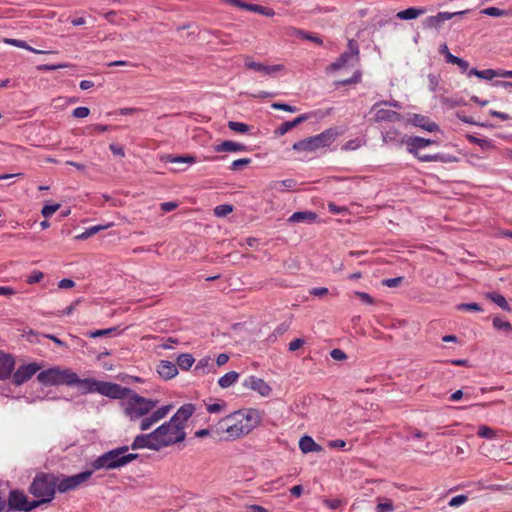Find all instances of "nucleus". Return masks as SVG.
Instances as JSON below:
<instances>
[{"instance_id":"21","label":"nucleus","mask_w":512,"mask_h":512,"mask_svg":"<svg viewBox=\"0 0 512 512\" xmlns=\"http://www.w3.org/2000/svg\"><path fill=\"white\" fill-rule=\"evenodd\" d=\"M157 372L164 380H169L178 374L177 365L171 361L162 360L157 366Z\"/></svg>"},{"instance_id":"7","label":"nucleus","mask_w":512,"mask_h":512,"mask_svg":"<svg viewBox=\"0 0 512 512\" xmlns=\"http://www.w3.org/2000/svg\"><path fill=\"white\" fill-rule=\"evenodd\" d=\"M129 450V446H121L105 452L91 462L93 470H112L121 467L122 454Z\"/></svg>"},{"instance_id":"8","label":"nucleus","mask_w":512,"mask_h":512,"mask_svg":"<svg viewBox=\"0 0 512 512\" xmlns=\"http://www.w3.org/2000/svg\"><path fill=\"white\" fill-rule=\"evenodd\" d=\"M92 474L93 470H86L71 476H57V491L60 493H66L76 490L78 487L88 481Z\"/></svg>"},{"instance_id":"53","label":"nucleus","mask_w":512,"mask_h":512,"mask_svg":"<svg viewBox=\"0 0 512 512\" xmlns=\"http://www.w3.org/2000/svg\"><path fill=\"white\" fill-rule=\"evenodd\" d=\"M226 406L224 401L207 405V411L211 414L220 412Z\"/></svg>"},{"instance_id":"12","label":"nucleus","mask_w":512,"mask_h":512,"mask_svg":"<svg viewBox=\"0 0 512 512\" xmlns=\"http://www.w3.org/2000/svg\"><path fill=\"white\" fill-rule=\"evenodd\" d=\"M142 448H148L155 451H159L161 449L154 431L148 434H139L134 438L131 444V449L138 450Z\"/></svg>"},{"instance_id":"44","label":"nucleus","mask_w":512,"mask_h":512,"mask_svg":"<svg viewBox=\"0 0 512 512\" xmlns=\"http://www.w3.org/2000/svg\"><path fill=\"white\" fill-rule=\"evenodd\" d=\"M69 64L62 63V64H41L37 66L38 71H54L62 68L68 67Z\"/></svg>"},{"instance_id":"55","label":"nucleus","mask_w":512,"mask_h":512,"mask_svg":"<svg viewBox=\"0 0 512 512\" xmlns=\"http://www.w3.org/2000/svg\"><path fill=\"white\" fill-rule=\"evenodd\" d=\"M305 344V340L302 338H296L289 343V351L294 352L300 349Z\"/></svg>"},{"instance_id":"27","label":"nucleus","mask_w":512,"mask_h":512,"mask_svg":"<svg viewBox=\"0 0 512 512\" xmlns=\"http://www.w3.org/2000/svg\"><path fill=\"white\" fill-rule=\"evenodd\" d=\"M299 448L303 453L309 452H318L321 451L322 448L318 445L310 436H303L299 441Z\"/></svg>"},{"instance_id":"19","label":"nucleus","mask_w":512,"mask_h":512,"mask_svg":"<svg viewBox=\"0 0 512 512\" xmlns=\"http://www.w3.org/2000/svg\"><path fill=\"white\" fill-rule=\"evenodd\" d=\"M410 121L414 126L428 132H436L439 130V126L434 121H431L429 117L421 114H414Z\"/></svg>"},{"instance_id":"46","label":"nucleus","mask_w":512,"mask_h":512,"mask_svg":"<svg viewBox=\"0 0 512 512\" xmlns=\"http://www.w3.org/2000/svg\"><path fill=\"white\" fill-rule=\"evenodd\" d=\"M60 208V204H51V205H45L42 210L41 214L45 217H51L58 209Z\"/></svg>"},{"instance_id":"43","label":"nucleus","mask_w":512,"mask_h":512,"mask_svg":"<svg viewBox=\"0 0 512 512\" xmlns=\"http://www.w3.org/2000/svg\"><path fill=\"white\" fill-rule=\"evenodd\" d=\"M250 163H251L250 158L237 159L232 162V164L230 165V169L232 171H238V170L242 169L243 167L248 166Z\"/></svg>"},{"instance_id":"28","label":"nucleus","mask_w":512,"mask_h":512,"mask_svg":"<svg viewBox=\"0 0 512 512\" xmlns=\"http://www.w3.org/2000/svg\"><path fill=\"white\" fill-rule=\"evenodd\" d=\"M73 385H77L79 390L81 391V393L86 394V393L96 392L98 380L90 379V378L80 379L78 377V381H76Z\"/></svg>"},{"instance_id":"18","label":"nucleus","mask_w":512,"mask_h":512,"mask_svg":"<svg viewBox=\"0 0 512 512\" xmlns=\"http://www.w3.org/2000/svg\"><path fill=\"white\" fill-rule=\"evenodd\" d=\"M195 412V406L191 403L182 405L177 412L171 417L172 422H175L181 426H184L185 422Z\"/></svg>"},{"instance_id":"11","label":"nucleus","mask_w":512,"mask_h":512,"mask_svg":"<svg viewBox=\"0 0 512 512\" xmlns=\"http://www.w3.org/2000/svg\"><path fill=\"white\" fill-rule=\"evenodd\" d=\"M40 370V366L37 363H29L26 365H21L14 373L12 372L11 380L12 383L16 386H21L28 380H30L33 375Z\"/></svg>"},{"instance_id":"39","label":"nucleus","mask_w":512,"mask_h":512,"mask_svg":"<svg viewBox=\"0 0 512 512\" xmlns=\"http://www.w3.org/2000/svg\"><path fill=\"white\" fill-rule=\"evenodd\" d=\"M493 326L496 329L503 330L507 333L512 331V325L507 321L501 320L499 317H495L493 319Z\"/></svg>"},{"instance_id":"5","label":"nucleus","mask_w":512,"mask_h":512,"mask_svg":"<svg viewBox=\"0 0 512 512\" xmlns=\"http://www.w3.org/2000/svg\"><path fill=\"white\" fill-rule=\"evenodd\" d=\"M245 427L243 414H241V411H235L219 421L217 431L225 432L227 434L226 440H233L250 433L244 431Z\"/></svg>"},{"instance_id":"36","label":"nucleus","mask_w":512,"mask_h":512,"mask_svg":"<svg viewBox=\"0 0 512 512\" xmlns=\"http://www.w3.org/2000/svg\"><path fill=\"white\" fill-rule=\"evenodd\" d=\"M443 24L444 23L438 14L429 16L423 21L424 28H440Z\"/></svg>"},{"instance_id":"35","label":"nucleus","mask_w":512,"mask_h":512,"mask_svg":"<svg viewBox=\"0 0 512 512\" xmlns=\"http://www.w3.org/2000/svg\"><path fill=\"white\" fill-rule=\"evenodd\" d=\"M227 126L230 130L240 134L248 133L251 130V126L242 122L229 121Z\"/></svg>"},{"instance_id":"3","label":"nucleus","mask_w":512,"mask_h":512,"mask_svg":"<svg viewBox=\"0 0 512 512\" xmlns=\"http://www.w3.org/2000/svg\"><path fill=\"white\" fill-rule=\"evenodd\" d=\"M154 434L157 438L158 444H160L161 449L163 447H168L176 443H180L186 438L184 426L172 422L171 419L156 428L154 430Z\"/></svg>"},{"instance_id":"51","label":"nucleus","mask_w":512,"mask_h":512,"mask_svg":"<svg viewBox=\"0 0 512 512\" xmlns=\"http://www.w3.org/2000/svg\"><path fill=\"white\" fill-rule=\"evenodd\" d=\"M291 318H292V316L290 317L289 321H284L283 323L279 324L276 327V329L274 331L275 335H282L289 330L290 325H291Z\"/></svg>"},{"instance_id":"61","label":"nucleus","mask_w":512,"mask_h":512,"mask_svg":"<svg viewBox=\"0 0 512 512\" xmlns=\"http://www.w3.org/2000/svg\"><path fill=\"white\" fill-rule=\"evenodd\" d=\"M380 104L376 103L373 107V109L376 110L373 119L375 122H381L384 120V109L379 108Z\"/></svg>"},{"instance_id":"62","label":"nucleus","mask_w":512,"mask_h":512,"mask_svg":"<svg viewBox=\"0 0 512 512\" xmlns=\"http://www.w3.org/2000/svg\"><path fill=\"white\" fill-rule=\"evenodd\" d=\"M328 289L325 287H315L310 290V294L316 297H323L328 294Z\"/></svg>"},{"instance_id":"4","label":"nucleus","mask_w":512,"mask_h":512,"mask_svg":"<svg viewBox=\"0 0 512 512\" xmlns=\"http://www.w3.org/2000/svg\"><path fill=\"white\" fill-rule=\"evenodd\" d=\"M37 380L44 385H73L78 381V375L70 369H60L59 367L49 368L41 371L37 375Z\"/></svg>"},{"instance_id":"30","label":"nucleus","mask_w":512,"mask_h":512,"mask_svg":"<svg viewBox=\"0 0 512 512\" xmlns=\"http://www.w3.org/2000/svg\"><path fill=\"white\" fill-rule=\"evenodd\" d=\"M163 159L167 163H174V164H193L196 161L195 157L191 156V155H181V156L166 155Z\"/></svg>"},{"instance_id":"17","label":"nucleus","mask_w":512,"mask_h":512,"mask_svg":"<svg viewBox=\"0 0 512 512\" xmlns=\"http://www.w3.org/2000/svg\"><path fill=\"white\" fill-rule=\"evenodd\" d=\"M243 414V421L246 424L244 431L251 432L261 422V413L257 409L240 410Z\"/></svg>"},{"instance_id":"29","label":"nucleus","mask_w":512,"mask_h":512,"mask_svg":"<svg viewBox=\"0 0 512 512\" xmlns=\"http://www.w3.org/2000/svg\"><path fill=\"white\" fill-rule=\"evenodd\" d=\"M213 369H214V365H213L212 359L207 356V357H203L202 359H200L198 361V363L196 364V366L194 368V372L197 375H204V374L209 373Z\"/></svg>"},{"instance_id":"10","label":"nucleus","mask_w":512,"mask_h":512,"mask_svg":"<svg viewBox=\"0 0 512 512\" xmlns=\"http://www.w3.org/2000/svg\"><path fill=\"white\" fill-rule=\"evenodd\" d=\"M96 392L111 399H126L132 389L116 383L98 381Z\"/></svg>"},{"instance_id":"40","label":"nucleus","mask_w":512,"mask_h":512,"mask_svg":"<svg viewBox=\"0 0 512 512\" xmlns=\"http://www.w3.org/2000/svg\"><path fill=\"white\" fill-rule=\"evenodd\" d=\"M271 107L276 110H283L290 113H295L299 109L296 106L289 105L287 103H281V102H274L271 104Z\"/></svg>"},{"instance_id":"56","label":"nucleus","mask_w":512,"mask_h":512,"mask_svg":"<svg viewBox=\"0 0 512 512\" xmlns=\"http://www.w3.org/2000/svg\"><path fill=\"white\" fill-rule=\"evenodd\" d=\"M139 457L138 454L136 453H129V454H122V457H121V467L127 465L128 463L136 460L137 458Z\"/></svg>"},{"instance_id":"33","label":"nucleus","mask_w":512,"mask_h":512,"mask_svg":"<svg viewBox=\"0 0 512 512\" xmlns=\"http://www.w3.org/2000/svg\"><path fill=\"white\" fill-rule=\"evenodd\" d=\"M487 298H489L492 302H494L496 305H498L503 310H506V311L511 310L507 300L501 294L496 293V292H491V293L487 294Z\"/></svg>"},{"instance_id":"6","label":"nucleus","mask_w":512,"mask_h":512,"mask_svg":"<svg viewBox=\"0 0 512 512\" xmlns=\"http://www.w3.org/2000/svg\"><path fill=\"white\" fill-rule=\"evenodd\" d=\"M125 413L131 420L141 418L152 411L158 404L157 400L146 399L136 394L133 390L129 393Z\"/></svg>"},{"instance_id":"50","label":"nucleus","mask_w":512,"mask_h":512,"mask_svg":"<svg viewBox=\"0 0 512 512\" xmlns=\"http://www.w3.org/2000/svg\"><path fill=\"white\" fill-rule=\"evenodd\" d=\"M467 500H468V497L466 495H457L449 501V506L458 507V506L464 504Z\"/></svg>"},{"instance_id":"60","label":"nucleus","mask_w":512,"mask_h":512,"mask_svg":"<svg viewBox=\"0 0 512 512\" xmlns=\"http://www.w3.org/2000/svg\"><path fill=\"white\" fill-rule=\"evenodd\" d=\"M44 277V274L40 271H34L27 279L29 284H34L40 282Z\"/></svg>"},{"instance_id":"26","label":"nucleus","mask_w":512,"mask_h":512,"mask_svg":"<svg viewBox=\"0 0 512 512\" xmlns=\"http://www.w3.org/2000/svg\"><path fill=\"white\" fill-rule=\"evenodd\" d=\"M426 13V8L410 7L396 14V17L401 20H412Z\"/></svg>"},{"instance_id":"16","label":"nucleus","mask_w":512,"mask_h":512,"mask_svg":"<svg viewBox=\"0 0 512 512\" xmlns=\"http://www.w3.org/2000/svg\"><path fill=\"white\" fill-rule=\"evenodd\" d=\"M15 367V360L11 354L0 351V379H9Z\"/></svg>"},{"instance_id":"20","label":"nucleus","mask_w":512,"mask_h":512,"mask_svg":"<svg viewBox=\"0 0 512 512\" xmlns=\"http://www.w3.org/2000/svg\"><path fill=\"white\" fill-rule=\"evenodd\" d=\"M310 116H311L310 114L305 113V114H302V115L296 117L292 121L283 122L279 127L276 128L275 134L277 136L285 135L291 129H293L296 126H298V125L302 124L303 122L307 121L310 118Z\"/></svg>"},{"instance_id":"52","label":"nucleus","mask_w":512,"mask_h":512,"mask_svg":"<svg viewBox=\"0 0 512 512\" xmlns=\"http://www.w3.org/2000/svg\"><path fill=\"white\" fill-rule=\"evenodd\" d=\"M459 310H468V311H481L482 308L478 303H462L458 305Z\"/></svg>"},{"instance_id":"2","label":"nucleus","mask_w":512,"mask_h":512,"mask_svg":"<svg viewBox=\"0 0 512 512\" xmlns=\"http://www.w3.org/2000/svg\"><path fill=\"white\" fill-rule=\"evenodd\" d=\"M57 476L53 473L39 472L35 475L28 487V491L35 498L49 499L51 502L57 491Z\"/></svg>"},{"instance_id":"59","label":"nucleus","mask_w":512,"mask_h":512,"mask_svg":"<svg viewBox=\"0 0 512 512\" xmlns=\"http://www.w3.org/2000/svg\"><path fill=\"white\" fill-rule=\"evenodd\" d=\"M296 182L294 179H285L283 181H276L273 183V188H277V186H283L285 188H293L295 186Z\"/></svg>"},{"instance_id":"9","label":"nucleus","mask_w":512,"mask_h":512,"mask_svg":"<svg viewBox=\"0 0 512 512\" xmlns=\"http://www.w3.org/2000/svg\"><path fill=\"white\" fill-rule=\"evenodd\" d=\"M359 48L355 40H349L348 50L340 55V57L329 65L330 70H339L345 66H353L358 61Z\"/></svg>"},{"instance_id":"14","label":"nucleus","mask_w":512,"mask_h":512,"mask_svg":"<svg viewBox=\"0 0 512 512\" xmlns=\"http://www.w3.org/2000/svg\"><path fill=\"white\" fill-rule=\"evenodd\" d=\"M245 388L257 391L261 396H268L271 392V387L261 378L249 376L243 381L242 384Z\"/></svg>"},{"instance_id":"1","label":"nucleus","mask_w":512,"mask_h":512,"mask_svg":"<svg viewBox=\"0 0 512 512\" xmlns=\"http://www.w3.org/2000/svg\"><path fill=\"white\" fill-rule=\"evenodd\" d=\"M339 135L341 132L338 128H329L318 135L295 142L292 149L297 152H316L318 149L329 147Z\"/></svg>"},{"instance_id":"45","label":"nucleus","mask_w":512,"mask_h":512,"mask_svg":"<svg viewBox=\"0 0 512 512\" xmlns=\"http://www.w3.org/2000/svg\"><path fill=\"white\" fill-rule=\"evenodd\" d=\"M478 435L483 438L493 439L496 433L490 427L482 425L479 427Z\"/></svg>"},{"instance_id":"13","label":"nucleus","mask_w":512,"mask_h":512,"mask_svg":"<svg viewBox=\"0 0 512 512\" xmlns=\"http://www.w3.org/2000/svg\"><path fill=\"white\" fill-rule=\"evenodd\" d=\"M28 503L27 495L19 489H13L9 492L7 508L10 511H24Z\"/></svg>"},{"instance_id":"57","label":"nucleus","mask_w":512,"mask_h":512,"mask_svg":"<svg viewBox=\"0 0 512 512\" xmlns=\"http://www.w3.org/2000/svg\"><path fill=\"white\" fill-rule=\"evenodd\" d=\"M468 140H469V142H471V143L478 144V145H479V146H481L482 148H485V147L490 146V141H489V140H487V139H480V138H477V137H475V136L469 135V136H468Z\"/></svg>"},{"instance_id":"47","label":"nucleus","mask_w":512,"mask_h":512,"mask_svg":"<svg viewBox=\"0 0 512 512\" xmlns=\"http://www.w3.org/2000/svg\"><path fill=\"white\" fill-rule=\"evenodd\" d=\"M499 71L494 69H485L480 70L479 77L485 80H492L495 77H498Z\"/></svg>"},{"instance_id":"38","label":"nucleus","mask_w":512,"mask_h":512,"mask_svg":"<svg viewBox=\"0 0 512 512\" xmlns=\"http://www.w3.org/2000/svg\"><path fill=\"white\" fill-rule=\"evenodd\" d=\"M482 14L492 16V17H502L507 16L508 12L497 7H487L481 11Z\"/></svg>"},{"instance_id":"34","label":"nucleus","mask_w":512,"mask_h":512,"mask_svg":"<svg viewBox=\"0 0 512 512\" xmlns=\"http://www.w3.org/2000/svg\"><path fill=\"white\" fill-rule=\"evenodd\" d=\"M418 160L421 162H446L448 161L445 159L443 155L440 154H425L422 153L421 150H418V155H414Z\"/></svg>"},{"instance_id":"31","label":"nucleus","mask_w":512,"mask_h":512,"mask_svg":"<svg viewBox=\"0 0 512 512\" xmlns=\"http://www.w3.org/2000/svg\"><path fill=\"white\" fill-rule=\"evenodd\" d=\"M195 359L189 353H182L177 357V365L182 370H189L194 364Z\"/></svg>"},{"instance_id":"48","label":"nucleus","mask_w":512,"mask_h":512,"mask_svg":"<svg viewBox=\"0 0 512 512\" xmlns=\"http://www.w3.org/2000/svg\"><path fill=\"white\" fill-rule=\"evenodd\" d=\"M297 34H298L302 39L310 40V41L315 42V43H317V44H319V45H321V44H322V40H321L318 36H316V35L309 34V33L305 32V31H303V30H298V31H297Z\"/></svg>"},{"instance_id":"41","label":"nucleus","mask_w":512,"mask_h":512,"mask_svg":"<svg viewBox=\"0 0 512 512\" xmlns=\"http://www.w3.org/2000/svg\"><path fill=\"white\" fill-rule=\"evenodd\" d=\"M233 211V207L228 204L218 205L214 209V214L218 217H224Z\"/></svg>"},{"instance_id":"42","label":"nucleus","mask_w":512,"mask_h":512,"mask_svg":"<svg viewBox=\"0 0 512 512\" xmlns=\"http://www.w3.org/2000/svg\"><path fill=\"white\" fill-rule=\"evenodd\" d=\"M116 330H117L116 327H112V328H108V329H100V330L88 332L87 335L91 338H97V337L110 335V334L116 332Z\"/></svg>"},{"instance_id":"24","label":"nucleus","mask_w":512,"mask_h":512,"mask_svg":"<svg viewBox=\"0 0 512 512\" xmlns=\"http://www.w3.org/2000/svg\"><path fill=\"white\" fill-rule=\"evenodd\" d=\"M214 149L216 152H242L247 151L248 147L242 143L226 140L216 145Z\"/></svg>"},{"instance_id":"63","label":"nucleus","mask_w":512,"mask_h":512,"mask_svg":"<svg viewBox=\"0 0 512 512\" xmlns=\"http://www.w3.org/2000/svg\"><path fill=\"white\" fill-rule=\"evenodd\" d=\"M361 141L358 139L349 140L346 142V144L343 146L344 150H355L358 147H360Z\"/></svg>"},{"instance_id":"25","label":"nucleus","mask_w":512,"mask_h":512,"mask_svg":"<svg viewBox=\"0 0 512 512\" xmlns=\"http://www.w3.org/2000/svg\"><path fill=\"white\" fill-rule=\"evenodd\" d=\"M3 42L6 43V44H9V45L18 47V48L26 49V50H28V51H30L32 53H35V54H52V53H56L55 51H45V50L35 49V48L31 47L30 45H28L27 42L24 41V40L13 39V38H4Z\"/></svg>"},{"instance_id":"22","label":"nucleus","mask_w":512,"mask_h":512,"mask_svg":"<svg viewBox=\"0 0 512 512\" xmlns=\"http://www.w3.org/2000/svg\"><path fill=\"white\" fill-rule=\"evenodd\" d=\"M245 66L249 69L263 72L264 74H273L283 69L282 65L266 66L261 63L253 61L250 57L245 59Z\"/></svg>"},{"instance_id":"58","label":"nucleus","mask_w":512,"mask_h":512,"mask_svg":"<svg viewBox=\"0 0 512 512\" xmlns=\"http://www.w3.org/2000/svg\"><path fill=\"white\" fill-rule=\"evenodd\" d=\"M465 13H467V11H459V12H454V13L439 12L438 15L440 16V18L442 19V22L444 23L445 21L452 19L454 16L463 15Z\"/></svg>"},{"instance_id":"32","label":"nucleus","mask_w":512,"mask_h":512,"mask_svg":"<svg viewBox=\"0 0 512 512\" xmlns=\"http://www.w3.org/2000/svg\"><path fill=\"white\" fill-rule=\"evenodd\" d=\"M238 377L237 372L230 371L218 380V384L221 388H228L237 381Z\"/></svg>"},{"instance_id":"54","label":"nucleus","mask_w":512,"mask_h":512,"mask_svg":"<svg viewBox=\"0 0 512 512\" xmlns=\"http://www.w3.org/2000/svg\"><path fill=\"white\" fill-rule=\"evenodd\" d=\"M330 356L334 359V360H337V361H342V360H345L347 359V355L346 353L341 350V349H333L331 352H330Z\"/></svg>"},{"instance_id":"49","label":"nucleus","mask_w":512,"mask_h":512,"mask_svg":"<svg viewBox=\"0 0 512 512\" xmlns=\"http://www.w3.org/2000/svg\"><path fill=\"white\" fill-rule=\"evenodd\" d=\"M90 110L87 107H77L73 110L72 115L75 118H85L89 115Z\"/></svg>"},{"instance_id":"23","label":"nucleus","mask_w":512,"mask_h":512,"mask_svg":"<svg viewBox=\"0 0 512 512\" xmlns=\"http://www.w3.org/2000/svg\"><path fill=\"white\" fill-rule=\"evenodd\" d=\"M318 215L313 211H298L293 213L289 218V223H313Z\"/></svg>"},{"instance_id":"15","label":"nucleus","mask_w":512,"mask_h":512,"mask_svg":"<svg viewBox=\"0 0 512 512\" xmlns=\"http://www.w3.org/2000/svg\"><path fill=\"white\" fill-rule=\"evenodd\" d=\"M403 142L407 146V151L412 155H418V150H421L429 145L436 144L437 142L432 139H426L422 137H408Z\"/></svg>"},{"instance_id":"37","label":"nucleus","mask_w":512,"mask_h":512,"mask_svg":"<svg viewBox=\"0 0 512 512\" xmlns=\"http://www.w3.org/2000/svg\"><path fill=\"white\" fill-rule=\"evenodd\" d=\"M48 503H50L49 499H44V498H37V499L32 500V501L28 500V503L25 506L24 512H30L33 509H36V508H38V507H40V506H42L44 504H48Z\"/></svg>"},{"instance_id":"64","label":"nucleus","mask_w":512,"mask_h":512,"mask_svg":"<svg viewBox=\"0 0 512 512\" xmlns=\"http://www.w3.org/2000/svg\"><path fill=\"white\" fill-rule=\"evenodd\" d=\"M403 280H404V277H395V278L386 279V286L390 287V288H395V287L399 286Z\"/></svg>"}]
</instances>
